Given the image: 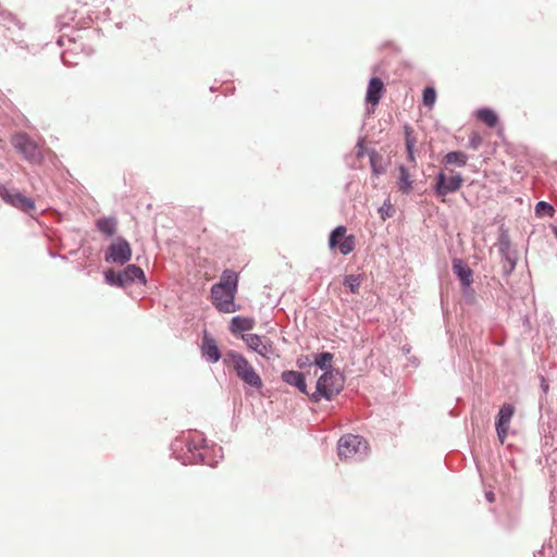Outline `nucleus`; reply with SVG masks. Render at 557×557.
Listing matches in <instances>:
<instances>
[{
    "mask_svg": "<svg viewBox=\"0 0 557 557\" xmlns=\"http://www.w3.org/2000/svg\"><path fill=\"white\" fill-rule=\"evenodd\" d=\"M502 259H503V265H502L503 274L505 276H509L516 269L517 261H518V253L510 252V253L502 256Z\"/></svg>",
    "mask_w": 557,
    "mask_h": 557,
    "instance_id": "5701e85b",
    "label": "nucleus"
},
{
    "mask_svg": "<svg viewBox=\"0 0 557 557\" xmlns=\"http://www.w3.org/2000/svg\"><path fill=\"white\" fill-rule=\"evenodd\" d=\"M242 339L248 348L260 355L261 357L269 358L273 354V343L258 334H243Z\"/></svg>",
    "mask_w": 557,
    "mask_h": 557,
    "instance_id": "9b49d317",
    "label": "nucleus"
},
{
    "mask_svg": "<svg viewBox=\"0 0 557 557\" xmlns=\"http://www.w3.org/2000/svg\"><path fill=\"white\" fill-rule=\"evenodd\" d=\"M205 440L201 438L196 441L195 438L190 440L188 435H182L176 437L171 443V451L172 455L181 460L183 465H194V463H203L210 467H215L219 461L223 458L222 447H216L212 449L214 458H209L207 449L201 451L203 447Z\"/></svg>",
    "mask_w": 557,
    "mask_h": 557,
    "instance_id": "f257e3e1",
    "label": "nucleus"
},
{
    "mask_svg": "<svg viewBox=\"0 0 557 557\" xmlns=\"http://www.w3.org/2000/svg\"><path fill=\"white\" fill-rule=\"evenodd\" d=\"M356 239L354 235H346L336 246L342 255L346 256L355 249Z\"/></svg>",
    "mask_w": 557,
    "mask_h": 557,
    "instance_id": "cd10ccee",
    "label": "nucleus"
},
{
    "mask_svg": "<svg viewBox=\"0 0 557 557\" xmlns=\"http://www.w3.org/2000/svg\"><path fill=\"white\" fill-rule=\"evenodd\" d=\"M482 144V138L480 135L478 134H473L470 138H469V147L472 148L473 150H476L479 149V147L481 146Z\"/></svg>",
    "mask_w": 557,
    "mask_h": 557,
    "instance_id": "2f4dec72",
    "label": "nucleus"
},
{
    "mask_svg": "<svg viewBox=\"0 0 557 557\" xmlns=\"http://www.w3.org/2000/svg\"><path fill=\"white\" fill-rule=\"evenodd\" d=\"M200 348L202 357L210 363H216L222 357L216 341L213 337L209 336L207 332L202 337Z\"/></svg>",
    "mask_w": 557,
    "mask_h": 557,
    "instance_id": "ddd939ff",
    "label": "nucleus"
},
{
    "mask_svg": "<svg viewBox=\"0 0 557 557\" xmlns=\"http://www.w3.org/2000/svg\"><path fill=\"white\" fill-rule=\"evenodd\" d=\"M223 362L226 366H232L236 375L245 384L255 389L262 388L263 383L260 375L242 354L235 350H228L223 357Z\"/></svg>",
    "mask_w": 557,
    "mask_h": 557,
    "instance_id": "7ed1b4c3",
    "label": "nucleus"
},
{
    "mask_svg": "<svg viewBox=\"0 0 557 557\" xmlns=\"http://www.w3.org/2000/svg\"><path fill=\"white\" fill-rule=\"evenodd\" d=\"M12 145L27 161L32 163L40 162V150L37 144L26 133L14 135Z\"/></svg>",
    "mask_w": 557,
    "mask_h": 557,
    "instance_id": "1a4fd4ad",
    "label": "nucleus"
},
{
    "mask_svg": "<svg viewBox=\"0 0 557 557\" xmlns=\"http://www.w3.org/2000/svg\"><path fill=\"white\" fill-rule=\"evenodd\" d=\"M553 232H554L555 237L557 238V225L554 226Z\"/></svg>",
    "mask_w": 557,
    "mask_h": 557,
    "instance_id": "a19ab883",
    "label": "nucleus"
},
{
    "mask_svg": "<svg viewBox=\"0 0 557 557\" xmlns=\"http://www.w3.org/2000/svg\"><path fill=\"white\" fill-rule=\"evenodd\" d=\"M366 153L364 140L363 138H359L356 145V156L357 158H362Z\"/></svg>",
    "mask_w": 557,
    "mask_h": 557,
    "instance_id": "f704fd0d",
    "label": "nucleus"
},
{
    "mask_svg": "<svg viewBox=\"0 0 557 557\" xmlns=\"http://www.w3.org/2000/svg\"><path fill=\"white\" fill-rule=\"evenodd\" d=\"M555 212V209L554 207L546 202V201H539L536 205H535V213L536 215H547V216H553Z\"/></svg>",
    "mask_w": 557,
    "mask_h": 557,
    "instance_id": "c85d7f7f",
    "label": "nucleus"
},
{
    "mask_svg": "<svg viewBox=\"0 0 557 557\" xmlns=\"http://www.w3.org/2000/svg\"><path fill=\"white\" fill-rule=\"evenodd\" d=\"M381 218L385 220L386 218L392 215L393 207L392 205L384 203L383 207L380 208Z\"/></svg>",
    "mask_w": 557,
    "mask_h": 557,
    "instance_id": "c9c22d12",
    "label": "nucleus"
},
{
    "mask_svg": "<svg viewBox=\"0 0 557 557\" xmlns=\"http://www.w3.org/2000/svg\"><path fill=\"white\" fill-rule=\"evenodd\" d=\"M453 272L459 278L462 290L467 292L473 283V271L471 268L463 259L454 258Z\"/></svg>",
    "mask_w": 557,
    "mask_h": 557,
    "instance_id": "f8f14e48",
    "label": "nucleus"
},
{
    "mask_svg": "<svg viewBox=\"0 0 557 557\" xmlns=\"http://www.w3.org/2000/svg\"><path fill=\"white\" fill-rule=\"evenodd\" d=\"M399 177H398V189L404 195H409L412 190V180L410 178V174L408 169L405 165L398 166Z\"/></svg>",
    "mask_w": 557,
    "mask_h": 557,
    "instance_id": "6ab92c4d",
    "label": "nucleus"
},
{
    "mask_svg": "<svg viewBox=\"0 0 557 557\" xmlns=\"http://www.w3.org/2000/svg\"><path fill=\"white\" fill-rule=\"evenodd\" d=\"M463 183V177L460 173H456L450 177L441 171L435 176V184L433 185L434 195L444 201V198L451 193L460 189Z\"/></svg>",
    "mask_w": 557,
    "mask_h": 557,
    "instance_id": "6e6552de",
    "label": "nucleus"
},
{
    "mask_svg": "<svg viewBox=\"0 0 557 557\" xmlns=\"http://www.w3.org/2000/svg\"><path fill=\"white\" fill-rule=\"evenodd\" d=\"M0 198L8 205L17 208L24 212L35 209V202L20 191H13L7 187H0Z\"/></svg>",
    "mask_w": 557,
    "mask_h": 557,
    "instance_id": "9d476101",
    "label": "nucleus"
},
{
    "mask_svg": "<svg viewBox=\"0 0 557 557\" xmlns=\"http://www.w3.org/2000/svg\"><path fill=\"white\" fill-rule=\"evenodd\" d=\"M296 363H297L298 368L302 369V368H305V367H307V366H311V364H313V361H311V359H310V357H309V356H307V355H302V356H300V357L297 359Z\"/></svg>",
    "mask_w": 557,
    "mask_h": 557,
    "instance_id": "72a5a7b5",
    "label": "nucleus"
},
{
    "mask_svg": "<svg viewBox=\"0 0 557 557\" xmlns=\"http://www.w3.org/2000/svg\"><path fill=\"white\" fill-rule=\"evenodd\" d=\"M345 379L339 370L326 371L317 381L315 391L309 395L313 403H320L322 398L331 400L334 395L341 393Z\"/></svg>",
    "mask_w": 557,
    "mask_h": 557,
    "instance_id": "20e7f679",
    "label": "nucleus"
},
{
    "mask_svg": "<svg viewBox=\"0 0 557 557\" xmlns=\"http://www.w3.org/2000/svg\"><path fill=\"white\" fill-rule=\"evenodd\" d=\"M435 100H436L435 89L431 86L425 87L423 90V95H422V101H423L424 106L431 108L435 103Z\"/></svg>",
    "mask_w": 557,
    "mask_h": 557,
    "instance_id": "c756f323",
    "label": "nucleus"
},
{
    "mask_svg": "<svg viewBox=\"0 0 557 557\" xmlns=\"http://www.w3.org/2000/svg\"><path fill=\"white\" fill-rule=\"evenodd\" d=\"M104 281L111 286L125 288L135 282L146 284V276L141 268L136 264H128L122 271L107 270Z\"/></svg>",
    "mask_w": 557,
    "mask_h": 557,
    "instance_id": "423d86ee",
    "label": "nucleus"
},
{
    "mask_svg": "<svg viewBox=\"0 0 557 557\" xmlns=\"http://www.w3.org/2000/svg\"><path fill=\"white\" fill-rule=\"evenodd\" d=\"M333 354L330 351H323L320 354L314 355L313 364L323 370L326 371H334L335 369L332 368V360H333Z\"/></svg>",
    "mask_w": 557,
    "mask_h": 557,
    "instance_id": "aec40b11",
    "label": "nucleus"
},
{
    "mask_svg": "<svg viewBox=\"0 0 557 557\" xmlns=\"http://www.w3.org/2000/svg\"><path fill=\"white\" fill-rule=\"evenodd\" d=\"M61 58H62V62H63L65 65H70V64H72V63H73V62H71V61H69V60H67V52H63Z\"/></svg>",
    "mask_w": 557,
    "mask_h": 557,
    "instance_id": "58836bf2",
    "label": "nucleus"
},
{
    "mask_svg": "<svg viewBox=\"0 0 557 557\" xmlns=\"http://www.w3.org/2000/svg\"><path fill=\"white\" fill-rule=\"evenodd\" d=\"M445 164H455L457 166H465L468 162V156L462 151H450L444 157Z\"/></svg>",
    "mask_w": 557,
    "mask_h": 557,
    "instance_id": "4be33fe9",
    "label": "nucleus"
},
{
    "mask_svg": "<svg viewBox=\"0 0 557 557\" xmlns=\"http://www.w3.org/2000/svg\"><path fill=\"white\" fill-rule=\"evenodd\" d=\"M132 258V248L129 243L123 238L117 237L107 248L104 252V260L109 263L125 264Z\"/></svg>",
    "mask_w": 557,
    "mask_h": 557,
    "instance_id": "0eeeda50",
    "label": "nucleus"
},
{
    "mask_svg": "<svg viewBox=\"0 0 557 557\" xmlns=\"http://www.w3.org/2000/svg\"><path fill=\"white\" fill-rule=\"evenodd\" d=\"M369 156H370V164H371L373 173L375 175H381L383 173V169L379 168L376 165V158H377L376 151L375 150H371Z\"/></svg>",
    "mask_w": 557,
    "mask_h": 557,
    "instance_id": "7c9ffc66",
    "label": "nucleus"
},
{
    "mask_svg": "<svg viewBox=\"0 0 557 557\" xmlns=\"http://www.w3.org/2000/svg\"><path fill=\"white\" fill-rule=\"evenodd\" d=\"M237 286L238 274L232 270H224L220 282L213 284L210 292L211 301L218 311L233 313L239 309L235 304Z\"/></svg>",
    "mask_w": 557,
    "mask_h": 557,
    "instance_id": "f03ea898",
    "label": "nucleus"
},
{
    "mask_svg": "<svg viewBox=\"0 0 557 557\" xmlns=\"http://www.w3.org/2000/svg\"><path fill=\"white\" fill-rule=\"evenodd\" d=\"M513 412H515V408L512 405H510V404L503 405L498 411L495 423H499L500 425L509 426V422L513 416Z\"/></svg>",
    "mask_w": 557,
    "mask_h": 557,
    "instance_id": "b1692460",
    "label": "nucleus"
},
{
    "mask_svg": "<svg viewBox=\"0 0 557 557\" xmlns=\"http://www.w3.org/2000/svg\"><path fill=\"white\" fill-rule=\"evenodd\" d=\"M498 250L500 256L517 252V250L511 248V242L506 231H503L499 235L498 239Z\"/></svg>",
    "mask_w": 557,
    "mask_h": 557,
    "instance_id": "bb28decb",
    "label": "nucleus"
},
{
    "mask_svg": "<svg viewBox=\"0 0 557 557\" xmlns=\"http://www.w3.org/2000/svg\"><path fill=\"white\" fill-rule=\"evenodd\" d=\"M496 432L499 441L503 443L505 437L507 436L508 425H500L499 423H495Z\"/></svg>",
    "mask_w": 557,
    "mask_h": 557,
    "instance_id": "473e14b6",
    "label": "nucleus"
},
{
    "mask_svg": "<svg viewBox=\"0 0 557 557\" xmlns=\"http://www.w3.org/2000/svg\"><path fill=\"white\" fill-rule=\"evenodd\" d=\"M383 89L384 84L382 79L379 77H372L368 84L366 101L372 106H376L382 98Z\"/></svg>",
    "mask_w": 557,
    "mask_h": 557,
    "instance_id": "2eb2a0df",
    "label": "nucleus"
},
{
    "mask_svg": "<svg viewBox=\"0 0 557 557\" xmlns=\"http://www.w3.org/2000/svg\"><path fill=\"white\" fill-rule=\"evenodd\" d=\"M485 498L488 503H493L495 500V494L493 492H486L485 493Z\"/></svg>",
    "mask_w": 557,
    "mask_h": 557,
    "instance_id": "4c0bfd02",
    "label": "nucleus"
},
{
    "mask_svg": "<svg viewBox=\"0 0 557 557\" xmlns=\"http://www.w3.org/2000/svg\"><path fill=\"white\" fill-rule=\"evenodd\" d=\"M281 379L284 383L296 387L301 394L310 395L308 393L305 374L302 372L286 370L282 372Z\"/></svg>",
    "mask_w": 557,
    "mask_h": 557,
    "instance_id": "4468645a",
    "label": "nucleus"
},
{
    "mask_svg": "<svg viewBox=\"0 0 557 557\" xmlns=\"http://www.w3.org/2000/svg\"><path fill=\"white\" fill-rule=\"evenodd\" d=\"M117 220L114 216H102L96 221V227L107 237L116 233Z\"/></svg>",
    "mask_w": 557,
    "mask_h": 557,
    "instance_id": "dca6fc26",
    "label": "nucleus"
},
{
    "mask_svg": "<svg viewBox=\"0 0 557 557\" xmlns=\"http://www.w3.org/2000/svg\"><path fill=\"white\" fill-rule=\"evenodd\" d=\"M58 45L61 47L64 46V37L63 36L59 37Z\"/></svg>",
    "mask_w": 557,
    "mask_h": 557,
    "instance_id": "ea45409f",
    "label": "nucleus"
},
{
    "mask_svg": "<svg viewBox=\"0 0 557 557\" xmlns=\"http://www.w3.org/2000/svg\"><path fill=\"white\" fill-rule=\"evenodd\" d=\"M337 451L341 459L361 461L368 456V443L359 435L345 434L338 441Z\"/></svg>",
    "mask_w": 557,
    "mask_h": 557,
    "instance_id": "39448f33",
    "label": "nucleus"
},
{
    "mask_svg": "<svg viewBox=\"0 0 557 557\" xmlns=\"http://www.w3.org/2000/svg\"><path fill=\"white\" fill-rule=\"evenodd\" d=\"M253 327V320L240 315H235L231 320L230 331L233 334L250 331Z\"/></svg>",
    "mask_w": 557,
    "mask_h": 557,
    "instance_id": "a211bd4d",
    "label": "nucleus"
},
{
    "mask_svg": "<svg viewBox=\"0 0 557 557\" xmlns=\"http://www.w3.org/2000/svg\"><path fill=\"white\" fill-rule=\"evenodd\" d=\"M476 116L488 127H495L498 123L497 114L490 108H481L476 111Z\"/></svg>",
    "mask_w": 557,
    "mask_h": 557,
    "instance_id": "412c9836",
    "label": "nucleus"
},
{
    "mask_svg": "<svg viewBox=\"0 0 557 557\" xmlns=\"http://www.w3.org/2000/svg\"><path fill=\"white\" fill-rule=\"evenodd\" d=\"M541 389L545 395L548 393L549 389L548 382L545 380L544 376H541Z\"/></svg>",
    "mask_w": 557,
    "mask_h": 557,
    "instance_id": "e433bc0d",
    "label": "nucleus"
},
{
    "mask_svg": "<svg viewBox=\"0 0 557 557\" xmlns=\"http://www.w3.org/2000/svg\"><path fill=\"white\" fill-rule=\"evenodd\" d=\"M404 133H405V145H406V152L407 158L410 163L416 165V156H414V147L417 144L416 137L412 135V128L409 125L404 126Z\"/></svg>",
    "mask_w": 557,
    "mask_h": 557,
    "instance_id": "f3484780",
    "label": "nucleus"
},
{
    "mask_svg": "<svg viewBox=\"0 0 557 557\" xmlns=\"http://www.w3.org/2000/svg\"><path fill=\"white\" fill-rule=\"evenodd\" d=\"M346 227L344 225L336 226L330 234L329 246L334 249L338 243L346 236Z\"/></svg>",
    "mask_w": 557,
    "mask_h": 557,
    "instance_id": "393cba45",
    "label": "nucleus"
},
{
    "mask_svg": "<svg viewBox=\"0 0 557 557\" xmlns=\"http://www.w3.org/2000/svg\"><path fill=\"white\" fill-rule=\"evenodd\" d=\"M362 280L363 277L360 274H349L345 276L343 284L349 288L350 293L357 294L359 292Z\"/></svg>",
    "mask_w": 557,
    "mask_h": 557,
    "instance_id": "a878e982",
    "label": "nucleus"
},
{
    "mask_svg": "<svg viewBox=\"0 0 557 557\" xmlns=\"http://www.w3.org/2000/svg\"><path fill=\"white\" fill-rule=\"evenodd\" d=\"M50 256H51L52 258H55V257H57V253L50 252Z\"/></svg>",
    "mask_w": 557,
    "mask_h": 557,
    "instance_id": "79ce46f5",
    "label": "nucleus"
}]
</instances>
